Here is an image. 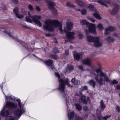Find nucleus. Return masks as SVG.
Masks as SVG:
<instances>
[{"label": "nucleus", "instance_id": "obj_40", "mask_svg": "<svg viewBox=\"0 0 120 120\" xmlns=\"http://www.w3.org/2000/svg\"><path fill=\"white\" fill-rule=\"evenodd\" d=\"M67 6L70 8L75 7V6H74V5L72 4H71L70 3L68 2L67 3Z\"/></svg>", "mask_w": 120, "mask_h": 120}, {"label": "nucleus", "instance_id": "obj_5", "mask_svg": "<svg viewBox=\"0 0 120 120\" xmlns=\"http://www.w3.org/2000/svg\"><path fill=\"white\" fill-rule=\"evenodd\" d=\"M80 23L82 25H86L88 27V29L89 32L93 34H97L95 30V25L89 23L85 20L82 19L80 21Z\"/></svg>", "mask_w": 120, "mask_h": 120}, {"label": "nucleus", "instance_id": "obj_20", "mask_svg": "<svg viewBox=\"0 0 120 120\" xmlns=\"http://www.w3.org/2000/svg\"><path fill=\"white\" fill-rule=\"evenodd\" d=\"M93 71L96 72L98 75H107V73H105L103 72L101 70L100 68H98L96 69H93Z\"/></svg>", "mask_w": 120, "mask_h": 120}, {"label": "nucleus", "instance_id": "obj_57", "mask_svg": "<svg viewBox=\"0 0 120 120\" xmlns=\"http://www.w3.org/2000/svg\"><path fill=\"white\" fill-rule=\"evenodd\" d=\"M34 0L35 1L37 2H39L41 1V0Z\"/></svg>", "mask_w": 120, "mask_h": 120}, {"label": "nucleus", "instance_id": "obj_54", "mask_svg": "<svg viewBox=\"0 0 120 120\" xmlns=\"http://www.w3.org/2000/svg\"><path fill=\"white\" fill-rule=\"evenodd\" d=\"M36 9L38 11H39L40 10V8L38 6H36Z\"/></svg>", "mask_w": 120, "mask_h": 120}, {"label": "nucleus", "instance_id": "obj_37", "mask_svg": "<svg viewBox=\"0 0 120 120\" xmlns=\"http://www.w3.org/2000/svg\"><path fill=\"white\" fill-rule=\"evenodd\" d=\"M104 108L100 106V107H98L97 110L99 112L101 113L104 110Z\"/></svg>", "mask_w": 120, "mask_h": 120}, {"label": "nucleus", "instance_id": "obj_12", "mask_svg": "<svg viewBox=\"0 0 120 120\" xmlns=\"http://www.w3.org/2000/svg\"><path fill=\"white\" fill-rule=\"evenodd\" d=\"M19 9L18 7H15L13 9V11L16 17L19 19H22L23 15H20L18 13Z\"/></svg>", "mask_w": 120, "mask_h": 120}, {"label": "nucleus", "instance_id": "obj_34", "mask_svg": "<svg viewBox=\"0 0 120 120\" xmlns=\"http://www.w3.org/2000/svg\"><path fill=\"white\" fill-rule=\"evenodd\" d=\"M50 57L52 59L55 60H56L58 59L57 56L55 54L54 55H51Z\"/></svg>", "mask_w": 120, "mask_h": 120}, {"label": "nucleus", "instance_id": "obj_30", "mask_svg": "<svg viewBox=\"0 0 120 120\" xmlns=\"http://www.w3.org/2000/svg\"><path fill=\"white\" fill-rule=\"evenodd\" d=\"M77 2L78 5L80 7H82L83 5V3L80 0H75Z\"/></svg>", "mask_w": 120, "mask_h": 120}, {"label": "nucleus", "instance_id": "obj_28", "mask_svg": "<svg viewBox=\"0 0 120 120\" xmlns=\"http://www.w3.org/2000/svg\"><path fill=\"white\" fill-rule=\"evenodd\" d=\"M99 1V2H100L101 1L102 2H105V3L108 4H112V2L111 0H101Z\"/></svg>", "mask_w": 120, "mask_h": 120}, {"label": "nucleus", "instance_id": "obj_36", "mask_svg": "<svg viewBox=\"0 0 120 120\" xmlns=\"http://www.w3.org/2000/svg\"><path fill=\"white\" fill-rule=\"evenodd\" d=\"M97 27L100 30H102L103 29V27L101 23H99L97 26Z\"/></svg>", "mask_w": 120, "mask_h": 120}, {"label": "nucleus", "instance_id": "obj_7", "mask_svg": "<svg viewBox=\"0 0 120 120\" xmlns=\"http://www.w3.org/2000/svg\"><path fill=\"white\" fill-rule=\"evenodd\" d=\"M16 101L18 102V105L20 109H17L14 112V114L15 116L19 117L21 115L25 112V110L24 109V105L21 104L20 99H18Z\"/></svg>", "mask_w": 120, "mask_h": 120}, {"label": "nucleus", "instance_id": "obj_26", "mask_svg": "<svg viewBox=\"0 0 120 120\" xmlns=\"http://www.w3.org/2000/svg\"><path fill=\"white\" fill-rule=\"evenodd\" d=\"M106 40L107 41L112 42L115 40V39L113 37L110 36H108Z\"/></svg>", "mask_w": 120, "mask_h": 120}, {"label": "nucleus", "instance_id": "obj_1", "mask_svg": "<svg viewBox=\"0 0 120 120\" xmlns=\"http://www.w3.org/2000/svg\"><path fill=\"white\" fill-rule=\"evenodd\" d=\"M45 25L43 26L44 30H45L49 31H52L54 30L53 26H54L55 28L59 27L60 31L63 32L62 23L57 20H48L45 22Z\"/></svg>", "mask_w": 120, "mask_h": 120}, {"label": "nucleus", "instance_id": "obj_45", "mask_svg": "<svg viewBox=\"0 0 120 120\" xmlns=\"http://www.w3.org/2000/svg\"><path fill=\"white\" fill-rule=\"evenodd\" d=\"M78 68L81 70L82 71L83 70V67L82 66H79L78 67Z\"/></svg>", "mask_w": 120, "mask_h": 120}, {"label": "nucleus", "instance_id": "obj_10", "mask_svg": "<svg viewBox=\"0 0 120 120\" xmlns=\"http://www.w3.org/2000/svg\"><path fill=\"white\" fill-rule=\"evenodd\" d=\"M44 64L49 69H51L53 70H55L54 66L53 64V61L51 60H48L44 62Z\"/></svg>", "mask_w": 120, "mask_h": 120}, {"label": "nucleus", "instance_id": "obj_46", "mask_svg": "<svg viewBox=\"0 0 120 120\" xmlns=\"http://www.w3.org/2000/svg\"><path fill=\"white\" fill-rule=\"evenodd\" d=\"M13 3L15 4H17L18 3V0H12Z\"/></svg>", "mask_w": 120, "mask_h": 120}, {"label": "nucleus", "instance_id": "obj_42", "mask_svg": "<svg viewBox=\"0 0 120 120\" xmlns=\"http://www.w3.org/2000/svg\"><path fill=\"white\" fill-rule=\"evenodd\" d=\"M7 120H15V118L12 116H9L8 118H7Z\"/></svg>", "mask_w": 120, "mask_h": 120}, {"label": "nucleus", "instance_id": "obj_14", "mask_svg": "<svg viewBox=\"0 0 120 120\" xmlns=\"http://www.w3.org/2000/svg\"><path fill=\"white\" fill-rule=\"evenodd\" d=\"M6 107L9 109H12L16 107L17 106L16 104L13 103L8 102L6 101Z\"/></svg>", "mask_w": 120, "mask_h": 120}, {"label": "nucleus", "instance_id": "obj_59", "mask_svg": "<svg viewBox=\"0 0 120 120\" xmlns=\"http://www.w3.org/2000/svg\"><path fill=\"white\" fill-rule=\"evenodd\" d=\"M54 42L56 43H58V41L56 40H55L54 41Z\"/></svg>", "mask_w": 120, "mask_h": 120}, {"label": "nucleus", "instance_id": "obj_41", "mask_svg": "<svg viewBox=\"0 0 120 120\" xmlns=\"http://www.w3.org/2000/svg\"><path fill=\"white\" fill-rule=\"evenodd\" d=\"M28 8L31 11H33L34 10V8L33 6L31 5H29L28 7Z\"/></svg>", "mask_w": 120, "mask_h": 120}, {"label": "nucleus", "instance_id": "obj_8", "mask_svg": "<svg viewBox=\"0 0 120 120\" xmlns=\"http://www.w3.org/2000/svg\"><path fill=\"white\" fill-rule=\"evenodd\" d=\"M46 2L48 4V8L52 13L55 15H56L57 13L56 10L53 6L55 5L54 3L52 2L51 0H46Z\"/></svg>", "mask_w": 120, "mask_h": 120}, {"label": "nucleus", "instance_id": "obj_13", "mask_svg": "<svg viewBox=\"0 0 120 120\" xmlns=\"http://www.w3.org/2000/svg\"><path fill=\"white\" fill-rule=\"evenodd\" d=\"M114 5V8L111 11L110 10L108 11L112 15L116 14L119 9V6L117 4H115Z\"/></svg>", "mask_w": 120, "mask_h": 120}, {"label": "nucleus", "instance_id": "obj_48", "mask_svg": "<svg viewBox=\"0 0 120 120\" xmlns=\"http://www.w3.org/2000/svg\"><path fill=\"white\" fill-rule=\"evenodd\" d=\"M118 83V82L116 80H114L112 82V84H116Z\"/></svg>", "mask_w": 120, "mask_h": 120}, {"label": "nucleus", "instance_id": "obj_11", "mask_svg": "<svg viewBox=\"0 0 120 120\" xmlns=\"http://www.w3.org/2000/svg\"><path fill=\"white\" fill-rule=\"evenodd\" d=\"M64 30L65 33H67L66 36L68 39H69L72 40L74 39V36L75 34L74 33L72 32H68L67 30L66 29H64Z\"/></svg>", "mask_w": 120, "mask_h": 120}, {"label": "nucleus", "instance_id": "obj_55", "mask_svg": "<svg viewBox=\"0 0 120 120\" xmlns=\"http://www.w3.org/2000/svg\"><path fill=\"white\" fill-rule=\"evenodd\" d=\"M85 32L86 35H87L88 34L89 32L88 30L87 29H86L85 30Z\"/></svg>", "mask_w": 120, "mask_h": 120}, {"label": "nucleus", "instance_id": "obj_21", "mask_svg": "<svg viewBox=\"0 0 120 120\" xmlns=\"http://www.w3.org/2000/svg\"><path fill=\"white\" fill-rule=\"evenodd\" d=\"M89 98L88 97H86L85 96H82L81 98L82 102L83 103L86 104L89 101Z\"/></svg>", "mask_w": 120, "mask_h": 120}, {"label": "nucleus", "instance_id": "obj_47", "mask_svg": "<svg viewBox=\"0 0 120 120\" xmlns=\"http://www.w3.org/2000/svg\"><path fill=\"white\" fill-rule=\"evenodd\" d=\"M69 52L68 50H66L65 51V54L66 55H68L69 54Z\"/></svg>", "mask_w": 120, "mask_h": 120}, {"label": "nucleus", "instance_id": "obj_53", "mask_svg": "<svg viewBox=\"0 0 120 120\" xmlns=\"http://www.w3.org/2000/svg\"><path fill=\"white\" fill-rule=\"evenodd\" d=\"M116 89L118 90H120V85H117L116 86Z\"/></svg>", "mask_w": 120, "mask_h": 120}, {"label": "nucleus", "instance_id": "obj_50", "mask_svg": "<svg viewBox=\"0 0 120 120\" xmlns=\"http://www.w3.org/2000/svg\"><path fill=\"white\" fill-rule=\"evenodd\" d=\"M76 120H83L82 118L79 116L76 118Z\"/></svg>", "mask_w": 120, "mask_h": 120}, {"label": "nucleus", "instance_id": "obj_32", "mask_svg": "<svg viewBox=\"0 0 120 120\" xmlns=\"http://www.w3.org/2000/svg\"><path fill=\"white\" fill-rule=\"evenodd\" d=\"M111 115H106V116H105L103 118L101 117H98V118L99 119V118H102L103 119L105 120H107V119L108 118H109L111 116Z\"/></svg>", "mask_w": 120, "mask_h": 120}, {"label": "nucleus", "instance_id": "obj_27", "mask_svg": "<svg viewBox=\"0 0 120 120\" xmlns=\"http://www.w3.org/2000/svg\"><path fill=\"white\" fill-rule=\"evenodd\" d=\"M74 115V112H71L70 113H68V116L69 120L72 119Z\"/></svg>", "mask_w": 120, "mask_h": 120}, {"label": "nucleus", "instance_id": "obj_18", "mask_svg": "<svg viewBox=\"0 0 120 120\" xmlns=\"http://www.w3.org/2000/svg\"><path fill=\"white\" fill-rule=\"evenodd\" d=\"M73 68V66L72 65H68L67 66L66 68L64 73H70L72 71Z\"/></svg>", "mask_w": 120, "mask_h": 120}, {"label": "nucleus", "instance_id": "obj_61", "mask_svg": "<svg viewBox=\"0 0 120 120\" xmlns=\"http://www.w3.org/2000/svg\"><path fill=\"white\" fill-rule=\"evenodd\" d=\"M55 75H60L58 72H55Z\"/></svg>", "mask_w": 120, "mask_h": 120}, {"label": "nucleus", "instance_id": "obj_58", "mask_svg": "<svg viewBox=\"0 0 120 120\" xmlns=\"http://www.w3.org/2000/svg\"><path fill=\"white\" fill-rule=\"evenodd\" d=\"M33 55L34 57H36L37 58V59H39V57L36 56L34 54H33Z\"/></svg>", "mask_w": 120, "mask_h": 120}, {"label": "nucleus", "instance_id": "obj_63", "mask_svg": "<svg viewBox=\"0 0 120 120\" xmlns=\"http://www.w3.org/2000/svg\"><path fill=\"white\" fill-rule=\"evenodd\" d=\"M114 0L115 1H116L117 3H118L119 2H120L118 0Z\"/></svg>", "mask_w": 120, "mask_h": 120}, {"label": "nucleus", "instance_id": "obj_15", "mask_svg": "<svg viewBox=\"0 0 120 120\" xmlns=\"http://www.w3.org/2000/svg\"><path fill=\"white\" fill-rule=\"evenodd\" d=\"M94 41V46L96 47H99L102 45V44L99 41V37L95 38Z\"/></svg>", "mask_w": 120, "mask_h": 120}, {"label": "nucleus", "instance_id": "obj_17", "mask_svg": "<svg viewBox=\"0 0 120 120\" xmlns=\"http://www.w3.org/2000/svg\"><path fill=\"white\" fill-rule=\"evenodd\" d=\"M82 63L84 65H90L91 64V61L88 58H85L81 61Z\"/></svg>", "mask_w": 120, "mask_h": 120}, {"label": "nucleus", "instance_id": "obj_4", "mask_svg": "<svg viewBox=\"0 0 120 120\" xmlns=\"http://www.w3.org/2000/svg\"><path fill=\"white\" fill-rule=\"evenodd\" d=\"M94 79L97 83L100 86L105 84V81L109 82L110 81V79L106 75H96Z\"/></svg>", "mask_w": 120, "mask_h": 120}, {"label": "nucleus", "instance_id": "obj_60", "mask_svg": "<svg viewBox=\"0 0 120 120\" xmlns=\"http://www.w3.org/2000/svg\"><path fill=\"white\" fill-rule=\"evenodd\" d=\"M113 35L114 36H116V37H117V38H118V36L116 34H113Z\"/></svg>", "mask_w": 120, "mask_h": 120}, {"label": "nucleus", "instance_id": "obj_56", "mask_svg": "<svg viewBox=\"0 0 120 120\" xmlns=\"http://www.w3.org/2000/svg\"><path fill=\"white\" fill-rule=\"evenodd\" d=\"M45 35L46 37L50 36H51V35L49 34H45Z\"/></svg>", "mask_w": 120, "mask_h": 120}, {"label": "nucleus", "instance_id": "obj_24", "mask_svg": "<svg viewBox=\"0 0 120 120\" xmlns=\"http://www.w3.org/2000/svg\"><path fill=\"white\" fill-rule=\"evenodd\" d=\"M67 29L69 30H70L72 29L73 27V24L71 22H69L66 23Z\"/></svg>", "mask_w": 120, "mask_h": 120}, {"label": "nucleus", "instance_id": "obj_44", "mask_svg": "<svg viewBox=\"0 0 120 120\" xmlns=\"http://www.w3.org/2000/svg\"><path fill=\"white\" fill-rule=\"evenodd\" d=\"M87 19H89L92 22H94L95 21V20L94 19L92 18L89 17H87Z\"/></svg>", "mask_w": 120, "mask_h": 120}, {"label": "nucleus", "instance_id": "obj_9", "mask_svg": "<svg viewBox=\"0 0 120 120\" xmlns=\"http://www.w3.org/2000/svg\"><path fill=\"white\" fill-rule=\"evenodd\" d=\"M88 7L91 11H95V12L93 13V14L95 17L99 20L101 19V18L98 12L96 10H94V7L93 5L91 4H89V5Z\"/></svg>", "mask_w": 120, "mask_h": 120}, {"label": "nucleus", "instance_id": "obj_29", "mask_svg": "<svg viewBox=\"0 0 120 120\" xmlns=\"http://www.w3.org/2000/svg\"><path fill=\"white\" fill-rule=\"evenodd\" d=\"M76 109L79 111H80L82 109V107L79 104H75Z\"/></svg>", "mask_w": 120, "mask_h": 120}, {"label": "nucleus", "instance_id": "obj_43", "mask_svg": "<svg viewBox=\"0 0 120 120\" xmlns=\"http://www.w3.org/2000/svg\"><path fill=\"white\" fill-rule=\"evenodd\" d=\"M86 12V10L83 9L81 11V13L82 15H84L85 14Z\"/></svg>", "mask_w": 120, "mask_h": 120}, {"label": "nucleus", "instance_id": "obj_3", "mask_svg": "<svg viewBox=\"0 0 120 120\" xmlns=\"http://www.w3.org/2000/svg\"><path fill=\"white\" fill-rule=\"evenodd\" d=\"M56 77L58 79L59 84V89L61 92H64V86L66 84L69 87H71L69 84L68 79H64L61 78L60 75H56Z\"/></svg>", "mask_w": 120, "mask_h": 120}, {"label": "nucleus", "instance_id": "obj_38", "mask_svg": "<svg viewBox=\"0 0 120 120\" xmlns=\"http://www.w3.org/2000/svg\"><path fill=\"white\" fill-rule=\"evenodd\" d=\"M72 82L74 84L77 85L78 84V81L75 80V78L71 80Z\"/></svg>", "mask_w": 120, "mask_h": 120}, {"label": "nucleus", "instance_id": "obj_23", "mask_svg": "<svg viewBox=\"0 0 120 120\" xmlns=\"http://www.w3.org/2000/svg\"><path fill=\"white\" fill-rule=\"evenodd\" d=\"M96 37H93L90 35H88L87 36V40L89 42H94L95 38Z\"/></svg>", "mask_w": 120, "mask_h": 120}, {"label": "nucleus", "instance_id": "obj_33", "mask_svg": "<svg viewBox=\"0 0 120 120\" xmlns=\"http://www.w3.org/2000/svg\"><path fill=\"white\" fill-rule=\"evenodd\" d=\"M100 107H102L104 108H105V105L104 103L103 102V101L102 100H101L100 102Z\"/></svg>", "mask_w": 120, "mask_h": 120}, {"label": "nucleus", "instance_id": "obj_6", "mask_svg": "<svg viewBox=\"0 0 120 120\" xmlns=\"http://www.w3.org/2000/svg\"><path fill=\"white\" fill-rule=\"evenodd\" d=\"M4 32L12 39L15 40L19 42L20 44L23 46V48H25L28 51H29L30 49L28 47V46L26 44L23 45L22 43L20 41L19 42L18 41V40L17 39V37L15 36V35H16V34L14 32L10 33L8 30H5L4 31Z\"/></svg>", "mask_w": 120, "mask_h": 120}, {"label": "nucleus", "instance_id": "obj_31", "mask_svg": "<svg viewBox=\"0 0 120 120\" xmlns=\"http://www.w3.org/2000/svg\"><path fill=\"white\" fill-rule=\"evenodd\" d=\"M101 0H98L97 1V2L99 3L100 4L105 6L106 7H108V6L107 5L105 4L106 3L105 2H102L101 1L100 2H99V1Z\"/></svg>", "mask_w": 120, "mask_h": 120}, {"label": "nucleus", "instance_id": "obj_51", "mask_svg": "<svg viewBox=\"0 0 120 120\" xmlns=\"http://www.w3.org/2000/svg\"><path fill=\"white\" fill-rule=\"evenodd\" d=\"M116 109L120 113V108L119 106H117L116 107Z\"/></svg>", "mask_w": 120, "mask_h": 120}, {"label": "nucleus", "instance_id": "obj_22", "mask_svg": "<svg viewBox=\"0 0 120 120\" xmlns=\"http://www.w3.org/2000/svg\"><path fill=\"white\" fill-rule=\"evenodd\" d=\"M5 107L0 112V114L4 116H6L8 115L9 113L8 110L4 109Z\"/></svg>", "mask_w": 120, "mask_h": 120}, {"label": "nucleus", "instance_id": "obj_25", "mask_svg": "<svg viewBox=\"0 0 120 120\" xmlns=\"http://www.w3.org/2000/svg\"><path fill=\"white\" fill-rule=\"evenodd\" d=\"M89 84L92 86L94 88L96 86V83L95 81L93 79L90 80L88 82Z\"/></svg>", "mask_w": 120, "mask_h": 120}, {"label": "nucleus", "instance_id": "obj_16", "mask_svg": "<svg viewBox=\"0 0 120 120\" xmlns=\"http://www.w3.org/2000/svg\"><path fill=\"white\" fill-rule=\"evenodd\" d=\"M115 28L114 27L110 26L105 29V34L107 35L110 34L109 32L113 31L115 30Z\"/></svg>", "mask_w": 120, "mask_h": 120}, {"label": "nucleus", "instance_id": "obj_52", "mask_svg": "<svg viewBox=\"0 0 120 120\" xmlns=\"http://www.w3.org/2000/svg\"><path fill=\"white\" fill-rule=\"evenodd\" d=\"M84 110L85 111H86L88 109V107L87 106H85L83 108Z\"/></svg>", "mask_w": 120, "mask_h": 120}, {"label": "nucleus", "instance_id": "obj_49", "mask_svg": "<svg viewBox=\"0 0 120 120\" xmlns=\"http://www.w3.org/2000/svg\"><path fill=\"white\" fill-rule=\"evenodd\" d=\"M78 36L79 38L80 39L82 38L83 37L82 34H79Z\"/></svg>", "mask_w": 120, "mask_h": 120}, {"label": "nucleus", "instance_id": "obj_62", "mask_svg": "<svg viewBox=\"0 0 120 120\" xmlns=\"http://www.w3.org/2000/svg\"><path fill=\"white\" fill-rule=\"evenodd\" d=\"M5 98L6 100H8V99L9 98V97L8 96H5Z\"/></svg>", "mask_w": 120, "mask_h": 120}, {"label": "nucleus", "instance_id": "obj_19", "mask_svg": "<svg viewBox=\"0 0 120 120\" xmlns=\"http://www.w3.org/2000/svg\"><path fill=\"white\" fill-rule=\"evenodd\" d=\"M73 54L74 59L77 60L78 61L80 58L82 56L81 54L79 53H76V51L73 52Z\"/></svg>", "mask_w": 120, "mask_h": 120}, {"label": "nucleus", "instance_id": "obj_35", "mask_svg": "<svg viewBox=\"0 0 120 120\" xmlns=\"http://www.w3.org/2000/svg\"><path fill=\"white\" fill-rule=\"evenodd\" d=\"M53 52L54 53H58L59 52V50L58 48L56 47H54Z\"/></svg>", "mask_w": 120, "mask_h": 120}, {"label": "nucleus", "instance_id": "obj_39", "mask_svg": "<svg viewBox=\"0 0 120 120\" xmlns=\"http://www.w3.org/2000/svg\"><path fill=\"white\" fill-rule=\"evenodd\" d=\"M88 87L86 86H82V88L81 89V91H82L87 90L88 89Z\"/></svg>", "mask_w": 120, "mask_h": 120}, {"label": "nucleus", "instance_id": "obj_2", "mask_svg": "<svg viewBox=\"0 0 120 120\" xmlns=\"http://www.w3.org/2000/svg\"><path fill=\"white\" fill-rule=\"evenodd\" d=\"M29 16H26V20L28 22L31 23L32 22V19L33 22L36 24H37L39 27H41V24L39 20L40 19L41 17L37 15H34L31 16L29 12H28Z\"/></svg>", "mask_w": 120, "mask_h": 120}, {"label": "nucleus", "instance_id": "obj_64", "mask_svg": "<svg viewBox=\"0 0 120 120\" xmlns=\"http://www.w3.org/2000/svg\"><path fill=\"white\" fill-rule=\"evenodd\" d=\"M70 48L71 49H72L73 48V47L72 46H70Z\"/></svg>", "mask_w": 120, "mask_h": 120}]
</instances>
